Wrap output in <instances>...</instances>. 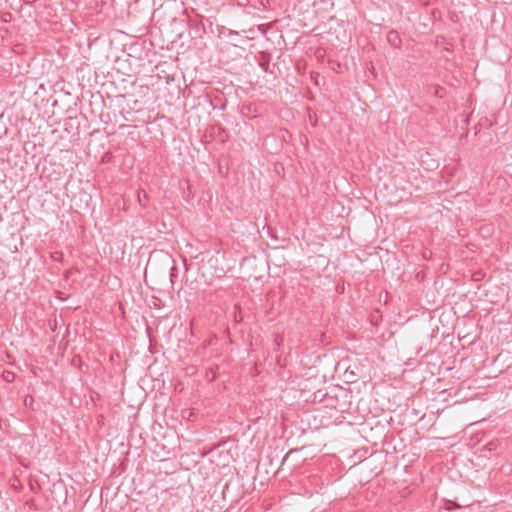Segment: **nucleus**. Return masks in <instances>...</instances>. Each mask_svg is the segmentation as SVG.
<instances>
[{"label": "nucleus", "mask_w": 512, "mask_h": 512, "mask_svg": "<svg viewBox=\"0 0 512 512\" xmlns=\"http://www.w3.org/2000/svg\"><path fill=\"white\" fill-rule=\"evenodd\" d=\"M211 135L220 142H225L228 137L226 129L220 124L211 127Z\"/></svg>", "instance_id": "f257e3e1"}, {"label": "nucleus", "mask_w": 512, "mask_h": 512, "mask_svg": "<svg viewBox=\"0 0 512 512\" xmlns=\"http://www.w3.org/2000/svg\"><path fill=\"white\" fill-rule=\"evenodd\" d=\"M269 64H270V54L268 52H261L260 53L259 66L266 73L270 72Z\"/></svg>", "instance_id": "f03ea898"}, {"label": "nucleus", "mask_w": 512, "mask_h": 512, "mask_svg": "<svg viewBox=\"0 0 512 512\" xmlns=\"http://www.w3.org/2000/svg\"><path fill=\"white\" fill-rule=\"evenodd\" d=\"M387 41L395 48L401 45V39L397 31L391 30L387 35Z\"/></svg>", "instance_id": "7ed1b4c3"}, {"label": "nucleus", "mask_w": 512, "mask_h": 512, "mask_svg": "<svg viewBox=\"0 0 512 512\" xmlns=\"http://www.w3.org/2000/svg\"><path fill=\"white\" fill-rule=\"evenodd\" d=\"M170 281L172 284L175 283L177 277H178V268L176 265H173L171 268H170Z\"/></svg>", "instance_id": "20e7f679"}, {"label": "nucleus", "mask_w": 512, "mask_h": 512, "mask_svg": "<svg viewBox=\"0 0 512 512\" xmlns=\"http://www.w3.org/2000/svg\"><path fill=\"white\" fill-rule=\"evenodd\" d=\"M252 111H253V108H252L251 104L243 105L242 108H241V113L244 114V115H248Z\"/></svg>", "instance_id": "39448f33"}, {"label": "nucleus", "mask_w": 512, "mask_h": 512, "mask_svg": "<svg viewBox=\"0 0 512 512\" xmlns=\"http://www.w3.org/2000/svg\"><path fill=\"white\" fill-rule=\"evenodd\" d=\"M443 93H444V89L443 88L439 87V88L436 89V92H435L436 96L443 97V95H444Z\"/></svg>", "instance_id": "423d86ee"}, {"label": "nucleus", "mask_w": 512, "mask_h": 512, "mask_svg": "<svg viewBox=\"0 0 512 512\" xmlns=\"http://www.w3.org/2000/svg\"><path fill=\"white\" fill-rule=\"evenodd\" d=\"M258 3L263 7L265 8L266 7V4L268 3V0H257Z\"/></svg>", "instance_id": "0eeeda50"}, {"label": "nucleus", "mask_w": 512, "mask_h": 512, "mask_svg": "<svg viewBox=\"0 0 512 512\" xmlns=\"http://www.w3.org/2000/svg\"><path fill=\"white\" fill-rule=\"evenodd\" d=\"M25 4L32 5L36 0H23Z\"/></svg>", "instance_id": "6e6552de"}, {"label": "nucleus", "mask_w": 512, "mask_h": 512, "mask_svg": "<svg viewBox=\"0 0 512 512\" xmlns=\"http://www.w3.org/2000/svg\"><path fill=\"white\" fill-rule=\"evenodd\" d=\"M10 377L13 378L14 376H13V374L11 372H8V375L5 377V379L7 381H11Z\"/></svg>", "instance_id": "1a4fd4ad"}, {"label": "nucleus", "mask_w": 512, "mask_h": 512, "mask_svg": "<svg viewBox=\"0 0 512 512\" xmlns=\"http://www.w3.org/2000/svg\"><path fill=\"white\" fill-rule=\"evenodd\" d=\"M30 401L32 402L33 401V398H30V400H28L27 398L25 399V404L27 405L28 403H30Z\"/></svg>", "instance_id": "9d476101"}, {"label": "nucleus", "mask_w": 512, "mask_h": 512, "mask_svg": "<svg viewBox=\"0 0 512 512\" xmlns=\"http://www.w3.org/2000/svg\"><path fill=\"white\" fill-rule=\"evenodd\" d=\"M30 401L32 402L33 401V398H30V400H28L27 398L25 399V404L27 405L28 403H30Z\"/></svg>", "instance_id": "9b49d317"}, {"label": "nucleus", "mask_w": 512, "mask_h": 512, "mask_svg": "<svg viewBox=\"0 0 512 512\" xmlns=\"http://www.w3.org/2000/svg\"><path fill=\"white\" fill-rule=\"evenodd\" d=\"M30 401L32 402L33 401V398H30V400H28L27 398L25 399V404L27 405L28 403H30Z\"/></svg>", "instance_id": "f8f14e48"}]
</instances>
